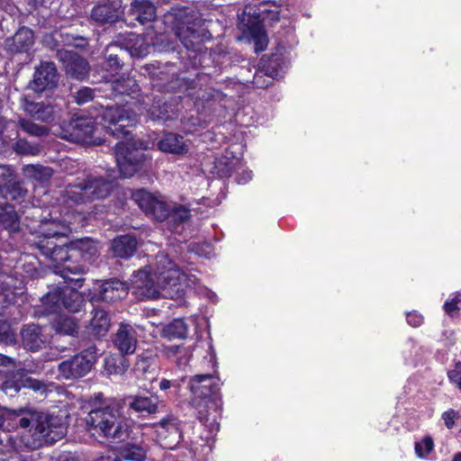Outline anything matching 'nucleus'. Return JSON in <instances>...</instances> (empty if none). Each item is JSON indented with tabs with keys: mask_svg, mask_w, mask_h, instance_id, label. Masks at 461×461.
<instances>
[{
	"mask_svg": "<svg viewBox=\"0 0 461 461\" xmlns=\"http://www.w3.org/2000/svg\"><path fill=\"white\" fill-rule=\"evenodd\" d=\"M158 147L162 152L175 155H184L188 152V146L184 137L172 132L166 133L158 142Z\"/></svg>",
	"mask_w": 461,
	"mask_h": 461,
	"instance_id": "nucleus-26",
	"label": "nucleus"
},
{
	"mask_svg": "<svg viewBox=\"0 0 461 461\" xmlns=\"http://www.w3.org/2000/svg\"><path fill=\"white\" fill-rule=\"evenodd\" d=\"M122 410L121 400L104 399L102 393L95 394L93 407L86 418L87 429L110 442H124L132 438V427L123 419Z\"/></svg>",
	"mask_w": 461,
	"mask_h": 461,
	"instance_id": "nucleus-3",
	"label": "nucleus"
},
{
	"mask_svg": "<svg viewBox=\"0 0 461 461\" xmlns=\"http://www.w3.org/2000/svg\"><path fill=\"white\" fill-rule=\"evenodd\" d=\"M136 277L140 280L136 282L135 293L141 300L157 299L160 295L173 297L184 291V273L167 255L163 253L156 257V268L153 274L140 270Z\"/></svg>",
	"mask_w": 461,
	"mask_h": 461,
	"instance_id": "nucleus-4",
	"label": "nucleus"
},
{
	"mask_svg": "<svg viewBox=\"0 0 461 461\" xmlns=\"http://www.w3.org/2000/svg\"><path fill=\"white\" fill-rule=\"evenodd\" d=\"M91 314L92 318L88 326L89 333L96 339L104 337L111 327V319L108 312L102 308L94 307Z\"/></svg>",
	"mask_w": 461,
	"mask_h": 461,
	"instance_id": "nucleus-24",
	"label": "nucleus"
},
{
	"mask_svg": "<svg viewBox=\"0 0 461 461\" xmlns=\"http://www.w3.org/2000/svg\"><path fill=\"white\" fill-rule=\"evenodd\" d=\"M23 388L31 389L41 394L47 391V386L43 382L23 373H17L13 379L6 381L4 384V389L6 393L12 391L18 393Z\"/></svg>",
	"mask_w": 461,
	"mask_h": 461,
	"instance_id": "nucleus-22",
	"label": "nucleus"
},
{
	"mask_svg": "<svg viewBox=\"0 0 461 461\" xmlns=\"http://www.w3.org/2000/svg\"><path fill=\"white\" fill-rule=\"evenodd\" d=\"M19 126L24 132L32 136L43 137L49 134L48 127L36 124L29 119H20Z\"/></svg>",
	"mask_w": 461,
	"mask_h": 461,
	"instance_id": "nucleus-44",
	"label": "nucleus"
},
{
	"mask_svg": "<svg viewBox=\"0 0 461 461\" xmlns=\"http://www.w3.org/2000/svg\"><path fill=\"white\" fill-rule=\"evenodd\" d=\"M131 438V440H132ZM122 445L118 447L120 457L125 461H146L147 447L142 444L133 443L128 439L121 442Z\"/></svg>",
	"mask_w": 461,
	"mask_h": 461,
	"instance_id": "nucleus-29",
	"label": "nucleus"
},
{
	"mask_svg": "<svg viewBox=\"0 0 461 461\" xmlns=\"http://www.w3.org/2000/svg\"><path fill=\"white\" fill-rule=\"evenodd\" d=\"M23 173L25 177L34 179L41 183L48 181L52 176L51 168L33 164L24 165Z\"/></svg>",
	"mask_w": 461,
	"mask_h": 461,
	"instance_id": "nucleus-36",
	"label": "nucleus"
},
{
	"mask_svg": "<svg viewBox=\"0 0 461 461\" xmlns=\"http://www.w3.org/2000/svg\"><path fill=\"white\" fill-rule=\"evenodd\" d=\"M18 269L0 275V307L6 308L15 303L16 297L22 294L23 281Z\"/></svg>",
	"mask_w": 461,
	"mask_h": 461,
	"instance_id": "nucleus-15",
	"label": "nucleus"
},
{
	"mask_svg": "<svg viewBox=\"0 0 461 461\" xmlns=\"http://www.w3.org/2000/svg\"><path fill=\"white\" fill-rule=\"evenodd\" d=\"M114 157L121 176L131 177L145 160L144 142L132 139L118 142L114 148Z\"/></svg>",
	"mask_w": 461,
	"mask_h": 461,
	"instance_id": "nucleus-8",
	"label": "nucleus"
},
{
	"mask_svg": "<svg viewBox=\"0 0 461 461\" xmlns=\"http://www.w3.org/2000/svg\"><path fill=\"white\" fill-rule=\"evenodd\" d=\"M129 410L136 412L140 417L155 414L158 409V397L150 395H131L127 398Z\"/></svg>",
	"mask_w": 461,
	"mask_h": 461,
	"instance_id": "nucleus-21",
	"label": "nucleus"
},
{
	"mask_svg": "<svg viewBox=\"0 0 461 461\" xmlns=\"http://www.w3.org/2000/svg\"><path fill=\"white\" fill-rule=\"evenodd\" d=\"M163 332L169 339H183L187 334V326L183 320L175 319L164 328Z\"/></svg>",
	"mask_w": 461,
	"mask_h": 461,
	"instance_id": "nucleus-40",
	"label": "nucleus"
},
{
	"mask_svg": "<svg viewBox=\"0 0 461 461\" xmlns=\"http://www.w3.org/2000/svg\"><path fill=\"white\" fill-rule=\"evenodd\" d=\"M129 366V361L123 355L105 358L104 369L109 375H122Z\"/></svg>",
	"mask_w": 461,
	"mask_h": 461,
	"instance_id": "nucleus-37",
	"label": "nucleus"
},
{
	"mask_svg": "<svg viewBox=\"0 0 461 461\" xmlns=\"http://www.w3.org/2000/svg\"><path fill=\"white\" fill-rule=\"evenodd\" d=\"M52 330L59 335L74 336L77 333L78 326L76 320L71 316L57 315L50 321Z\"/></svg>",
	"mask_w": 461,
	"mask_h": 461,
	"instance_id": "nucleus-33",
	"label": "nucleus"
},
{
	"mask_svg": "<svg viewBox=\"0 0 461 461\" xmlns=\"http://www.w3.org/2000/svg\"><path fill=\"white\" fill-rule=\"evenodd\" d=\"M21 428H30L29 435L23 436L27 447L37 449L51 445L67 434V427L62 417L41 411H29L20 418Z\"/></svg>",
	"mask_w": 461,
	"mask_h": 461,
	"instance_id": "nucleus-6",
	"label": "nucleus"
},
{
	"mask_svg": "<svg viewBox=\"0 0 461 461\" xmlns=\"http://www.w3.org/2000/svg\"><path fill=\"white\" fill-rule=\"evenodd\" d=\"M21 216L15 210V207L7 203H0V228L7 230L9 233L18 232L20 230Z\"/></svg>",
	"mask_w": 461,
	"mask_h": 461,
	"instance_id": "nucleus-25",
	"label": "nucleus"
},
{
	"mask_svg": "<svg viewBox=\"0 0 461 461\" xmlns=\"http://www.w3.org/2000/svg\"><path fill=\"white\" fill-rule=\"evenodd\" d=\"M251 37L255 43L256 52L264 51L267 46V36L259 23H256L249 28Z\"/></svg>",
	"mask_w": 461,
	"mask_h": 461,
	"instance_id": "nucleus-43",
	"label": "nucleus"
},
{
	"mask_svg": "<svg viewBox=\"0 0 461 461\" xmlns=\"http://www.w3.org/2000/svg\"><path fill=\"white\" fill-rule=\"evenodd\" d=\"M11 360V358L4 356V355H0V365H6L7 363H9Z\"/></svg>",
	"mask_w": 461,
	"mask_h": 461,
	"instance_id": "nucleus-62",
	"label": "nucleus"
},
{
	"mask_svg": "<svg viewBox=\"0 0 461 461\" xmlns=\"http://www.w3.org/2000/svg\"><path fill=\"white\" fill-rule=\"evenodd\" d=\"M182 421L174 414H167L155 424L157 440L167 449H175L181 442L185 441Z\"/></svg>",
	"mask_w": 461,
	"mask_h": 461,
	"instance_id": "nucleus-12",
	"label": "nucleus"
},
{
	"mask_svg": "<svg viewBox=\"0 0 461 461\" xmlns=\"http://www.w3.org/2000/svg\"><path fill=\"white\" fill-rule=\"evenodd\" d=\"M136 122V114L123 107L99 105L94 107L89 117L77 118L72 122V135L79 142L100 144L101 140L95 136L98 124L111 135L120 138L127 137L128 128Z\"/></svg>",
	"mask_w": 461,
	"mask_h": 461,
	"instance_id": "nucleus-2",
	"label": "nucleus"
},
{
	"mask_svg": "<svg viewBox=\"0 0 461 461\" xmlns=\"http://www.w3.org/2000/svg\"><path fill=\"white\" fill-rule=\"evenodd\" d=\"M29 194L28 189L22 180H16L15 177L9 181L2 189H0V196L22 203L27 200Z\"/></svg>",
	"mask_w": 461,
	"mask_h": 461,
	"instance_id": "nucleus-30",
	"label": "nucleus"
},
{
	"mask_svg": "<svg viewBox=\"0 0 461 461\" xmlns=\"http://www.w3.org/2000/svg\"><path fill=\"white\" fill-rule=\"evenodd\" d=\"M434 448V442L431 437H425L420 442L415 443V453L419 457H424Z\"/></svg>",
	"mask_w": 461,
	"mask_h": 461,
	"instance_id": "nucleus-50",
	"label": "nucleus"
},
{
	"mask_svg": "<svg viewBox=\"0 0 461 461\" xmlns=\"http://www.w3.org/2000/svg\"><path fill=\"white\" fill-rule=\"evenodd\" d=\"M113 344L121 355L133 354L137 347L135 330L129 324H121L113 339Z\"/></svg>",
	"mask_w": 461,
	"mask_h": 461,
	"instance_id": "nucleus-20",
	"label": "nucleus"
},
{
	"mask_svg": "<svg viewBox=\"0 0 461 461\" xmlns=\"http://www.w3.org/2000/svg\"><path fill=\"white\" fill-rule=\"evenodd\" d=\"M137 249V240L131 235H122L113 240L111 249L117 258H129Z\"/></svg>",
	"mask_w": 461,
	"mask_h": 461,
	"instance_id": "nucleus-28",
	"label": "nucleus"
},
{
	"mask_svg": "<svg viewBox=\"0 0 461 461\" xmlns=\"http://www.w3.org/2000/svg\"><path fill=\"white\" fill-rule=\"evenodd\" d=\"M106 64L111 70H118L119 68H121L122 63L119 54L110 53L106 58Z\"/></svg>",
	"mask_w": 461,
	"mask_h": 461,
	"instance_id": "nucleus-55",
	"label": "nucleus"
},
{
	"mask_svg": "<svg viewBox=\"0 0 461 461\" xmlns=\"http://www.w3.org/2000/svg\"><path fill=\"white\" fill-rule=\"evenodd\" d=\"M41 239L37 247L46 258L54 263V272L68 284L75 282L79 287L82 278L70 277L69 275H81L85 266L76 261L72 255V242L68 241L69 226L63 221L54 218H42L39 221Z\"/></svg>",
	"mask_w": 461,
	"mask_h": 461,
	"instance_id": "nucleus-1",
	"label": "nucleus"
},
{
	"mask_svg": "<svg viewBox=\"0 0 461 461\" xmlns=\"http://www.w3.org/2000/svg\"><path fill=\"white\" fill-rule=\"evenodd\" d=\"M60 461H77V459L75 457V456H65L62 460Z\"/></svg>",
	"mask_w": 461,
	"mask_h": 461,
	"instance_id": "nucleus-64",
	"label": "nucleus"
},
{
	"mask_svg": "<svg viewBox=\"0 0 461 461\" xmlns=\"http://www.w3.org/2000/svg\"><path fill=\"white\" fill-rule=\"evenodd\" d=\"M189 217L190 211L185 206L177 205L171 208L168 205V212L165 217V221L167 220L168 223L171 224L173 228H176L177 226L188 221Z\"/></svg>",
	"mask_w": 461,
	"mask_h": 461,
	"instance_id": "nucleus-38",
	"label": "nucleus"
},
{
	"mask_svg": "<svg viewBox=\"0 0 461 461\" xmlns=\"http://www.w3.org/2000/svg\"><path fill=\"white\" fill-rule=\"evenodd\" d=\"M21 106L24 113L34 120L50 123L55 120L54 106L42 101L36 102L32 95L21 97Z\"/></svg>",
	"mask_w": 461,
	"mask_h": 461,
	"instance_id": "nucleus-17",
	"label": "nucleus"
},
{
	"mask_svg": "<svg viewBox=\"0 0 461 461\" xmlns=\"http://www.w3.org/2000/svg\"><path fill=\"white\" fill-rule=\"evenodd\" d=\"M122 14L118 1L105 2L95 5L91 12V19L98 24L114 23Z\"/></svg>",
	"mask_w": 461,
	"mask_h": 461,
	"instance_id": "nucleus-19",
	"label": "nucleus"
},
{
	"mask_svg": "<svg viewBox=\"0 0 461 461\" xmlns=\"http://www.w3.org/2000/svg\"><path fill=\"white\" fill-rule=\"evenodd\" d=\"M237 161L229 159L228 158H218L214 163V172L219 177H230L232 174L234 164Z\"/></svg>",
	"mask_w": 461,
	"mask_h": 461,
	"instance_id": "nucleus-46",
	"label": "nucleus"
},
{
	"mask_svg": "<svg viewBox=\"0 0 461 461\" xmlns=\"http://www.w3.org/2000/svg\"><path fill=\"white\" fill-rule=\"evenodd\" d=\"M158 68H157L154 64H150L146 67V70L149 72V74L151 75V77H158V72L157 71Z\"/></svg>",
	"mask_w": 461,
	"mask_h": 461,
	"instance_id": "nucleus-59",
	"label": "nucleus"
},
{
	"mask_svg": "<svg viewBox=\"0 0 461 461\" xmlns=\"http://www.w3.org/2000/svg\"><path fill=\"white\" fill-rule=\"evenodd\" d=\"M33 43V32L29 28L23 27L14 34L12 48L16 52H24L27 51Z\"/></svg>",
	"mask_w": 461,
	"mask_h": 461,
	"instance_id": "nucleus-34",
	"label": "nucleus"
},
{
	"mask_svg": "<svg viewBox=\"0 0 461 461\" xmlns=\"http://www.w3.org/2000/svg\"><path fill=\"white\" fill-rule=\"evenodd\" d=\"M221 95H222V93L221 91L216 90L214 88H209V89H206L203 94H202V95L199 94L196 97L199 99L211 100V99H219V98H221Z\"/></svg>",
	"mask_w": 461,
	"mask_h": 461,
	"instance_id": "nucleus-57",
	"label": "nucleus"
},
{
	"mask_svg": "<svg viewBox=\"0 0 461 461\" xmlns=\"http://www.w3.org/2000/svg\"><path fill=\"white\" fill-rule=\"evenodd\" d=\"M96 461H121L119 457H113L110 456H102Z\"/></svg>",
	"mask_w": 461,
	"mask_h": 461,
	"instance_id": "nucleus-60",
	"label": "nucleus"
},
{
	"mask_svg": "<svg viewBox=\"0 0 461 461\" xmlns=\"http://www.w3.org/2000/svg\"><path fill=\"white\" fill-rule=\"evenodd\" d=\"M277 75L276 70H270L265 64L263 65V69L258 70L255 73L252 83L256 87L258 88H266L271 83L270 80L266 81L264 79V76H267L270 78H273Z\"/></svg>",
	"mask_w": 461,
	"mask_h": 461,
	"instance_id": "nucleus-47",
	"label": "nucleus"
},
{
	"mask_svg": "<svg viewBox=\"0 0 461 461\" xmlns=\"http://www.w3.org/2000/svg\"><path fill=\"white\" fill-rule=\"evenodd\" d=\"M131 199L147 216L158 221H164L168 212V204L145 189L132 192Z\"/></svg>",
	"mask_w": 461,
	"mask_h": 461,
	"instance_id": "nucleus-13",
	"label": "nucleus"
},
{
	"mask_svg": "<svg viewBox=\"0 0 461 461\" xmlns=\"http://www.w3.org/2000/svg\"><path fill=\"white\" fill-rule=\"evenodd\" d=\"M452 461H461V452L455 454Z\"/></svg>",
	"mask_w": 461,
	"mask_h": 461,
	"instance_id": "nucleus-63",
	"label": "nucleus"
},
{
	"mask_svg": "<svg viewBox=\"0 0 461 461\" xmlns=\"http://www.w3.org/2000/svg\"><path fill=\"white\" fill-rule=\"evenodd\" d=\"M128 295V287L125 283L113 278L102 283L98 292L92 297V301L104 303H115Z\"/></svg>",
	"mask_w": 461,
	"mask_h": 461,
	"instance_id": "nucleus-18",
	"label": "nucleus"
},
{
	"mask_svg": "<svg viewBox=\"0 0 461 461\" xmlns=\"http://www.w3.org/2000/svg\"><path fill=\"white\" fill-rule=\"evenodd\" d=\"M14 150L18 154L36 156L41 152V146L30 143L26 140L19 139L14 144Z\"/></svg>",
	"mask_w": 461,
	"mask_h": 461,
	"instance_id": "nucleus-48",
	"label": "nucleus"
},
{
	"mask_svg": "<svg viewBox=\"0 0 461 461\" xmlns=\"http://www.w3.org/2000/svg\"><path fill=\"white\" fill-rule=\"evenodd\" d=\"M14 177L15 173L12 167L0 164V189Z\"/></svg>",
	"mask_w": 461,
	"mask_h": 461,
	"instance_id": "nucleus-51",
	"label": "nucleus"
},
{
	"mask_svg": "<svg viewBox=\"0 0 461 461\" xmlns=\"http://www.w3.org/2000/svg\"><path fill=\"white\" fill-rule=\"evenodd\" d=\"M57 59L64 65L67 73L77 80L85 79L89 72V64L77 52L57 49Z\"/></svg>",
	"mask_w": 461,
	"mask_h": 461,
	"instance_id": "nucleus-16",
	"label": "nucleus"
},
{
	"mask_svg": "<svg viewBox=\"0 0 461 461\" xmlns=\"http://www.w3.org/2000/svg\"><path fill=\"white\" fill-rule=\"evenodd\" d=\"M252 178V172L250 170H243L236 176V182L240 185H245Z\"/></svg>",
	"mask_w": 461,
	"mask_h": 461,
	"instance_id": "nucleus-58",
	"label": "nucleus"
},
{
	"mask_svg": "<svg viewBox=\"0 0 461 461\" xmlns=\"http://www.w3.org/2000/svg\"><path fill=\"white\" fill-rule=\"evenodd\" d=\"M185 379L186 376L185 375L173 379L162 378L159 382L158 386L161 391H168V395L176 397L179 394L181 387L185 383Z\"/></svg>",
	"mask_w": 461,
	"mask_h": 461,
	"instance_id": "nucleus-41",
	"label": "nucleus"
},
{
	"mask_svg": "<svg viewBox=\"0 0 461 461\" xmlns=\"http://www.w3.org/2000/svg\"><path fill=\"white\" fill-rule=\"evenodd\" d=\"M10 258L0 254V275L7 274L10 270L14 271L20 268L22 258H19V251L14 248L11 249Z\"/></svg>",
	"mask_w": 461,
	"mask_h": 461,
	"instance_id": "nucleus-39",
	"label": "nucleus"
},
{
	"mask_svg": "<svg viewBox=\"0 0 461 461\" xmlns=\"http://www.w3.org/2000/svg\"><path fill=\"white\" fill-rule=\"evenodd\" d=\"M111 91L114 96L117 95H131L140 92V86L137 81L131 77L122 76L113 80L111 85Z\"/></svg>",
	"mask_w": 461,
	"mask_h": 461,
	"instance_id": "nucleus-32",
	"label": "nucleus"
},
{
	"mask_svg": "<svg viewBox=\"0 0 461 461\" xmlns=\"http://www.w3.org/2000/svg\"><path fill=\"white\" fill-rule=\"evenodd\" d=\"M96 358V347L92 345L58 365L57 377L59 380H77L86 376L92 369Z\"/></svg>",
	"mask_w": 461,
	"mask_h": 461,
	"instance_id": "nucleus-9",
	"label": "nucleus"
},
{
	"mask_svg": "<svg viewBox=\"0 0 461 461\" xmlns=\"http://www.w3.org/2000/svg\"><path fill=\"white\" fill-rule=\"evenodd\" d=\"M22 342L27 350L37 351L47 342L42 328L32 323L24 326L21 331Z\"/></svg>",
	"mask_w": 461,
	"mask_h": 461,
	"instance_id": "nucleus-23",
	"label": "nucleus"
},
{
	"mask_svg": "<svg viewBox=\"0 0 461 461\" xmlns=\"http://www.w3.org/2000/svg\"><path fill=\"white\" fill-rule=\"evenodd\" d=\"M176 35L185 48L193 54V56L190 54L189 57L194 59V66L204 68V59L207 53L203 52V45L212 39L210 32L202 26L187 25L186 27L178 28Z\"/></svg>",
	"mask_w": 461,
	"mask_h": 461,
	"instance_id": "nucleus-10",
	"label": "nucleus"
},
{
	"mask_svg": "<svg viewBox=\"0 0 461 461\" xmlns=\"http://www.w3.org/2000/svg\"><path fill=\"white\" fill-rule=\"evenodd\" d=\"M131 14L141 24L151 22L156 17V7L149 0H134L131 5Z\"/></svg>",
	"mask_w": 461,
	"mask_h": 461,
	"instance_id": "nucleus-31",
	"label": "nucleus"
},
{
	"mask_svg": "<svg viewBox=\"0 0 461 461\" xmlns=\"http://www.w3.org/2000/svg\"><path fill=\"white\" fill-rule=\"evenodd\" d=\"M95 96V91L90 87L83 86L73 95L74 101L79 104H85L93 101Z\"/></svg>",
	"mask_w": 461,
	"mask_h": 461,
	"instance_id": "nucleus-49",
	"label": "nucleus"
},
{
	"mask_svg": "<svg viewBox=\"0 0 461 461\" xmlns=\"http://www.w3.org/2000/svg\"><path fill=\"white\" fill-rule=\"evenodd\" d=\"M407 322L412 327H419L423 322V316L417 312H410L406 315Z\"/></svg>",
	"mask_w": 461,
	"mask_h": 461,
	"instance_id": "nucleus-56",
	"label": "nucleus"
},
{
	"mask_svg": "<svg viewBox=\"0 0 461 461\" xmlns=\"http://www.w3.org/2000/svg\"><path fill=\"white\" fill-rule=\"evenodd\" d=\"M443 310L450 317H456L461 310V292H455L444 303Z\"/></svg>",
	"mask_w": 461,
	"mask_h": 461,
	"instance_id": "nucleus-45",
	"label": "nucleus"
},
{
	"mask_svg": "<svg viewBox=\"0 0 461 461\" xmlns=\"http://www.w3.org/2000/svg\"><path fill=\"white\" fill-rule=\"evenodd\" d=\"M98 254V243L92 239H82L72 242V255L76 261H90Z\"/></svg>",
	"mask_w": 461,
	"mask_h": 461,
	"instance_id": "nucleus-27",
	"label": "nucleus"
},
{
	"mask_svg": "<svg viewBox=\"0 0 461 461\" xmlns=\"http://www.w3.org/2000/svg\"><path fill=\"white\" fill-rule=\"evenodd\" d=\"M13 333L11 328L6 321H0V342H7L11 340Z\"/></svg>",
	"mask_w": 461,
	"mask_h": 461,
	"instance_id": "nucleus-54",
	"label": "nucleus"
},
{
	"mask_svg": "<svg viewBox=\"0 0 461 461\" xmlns=\"http://www.w3.org/2000/svg\"><path fill=\"white\" fill-rule=\"evenodd\" d=\"M458 417L457 411H456L453 409H449L443 412L442 414V420H444V423L446 427L449 429H451L455 425V420Z\"/></svg>",
	"mask_w": 461,
	"mask_h": 461,
	"instance_id": "nucleus-53",
	"label": "nucleus"
},
{
	"mask_svg": "<svg viewBox=\"0 0 461 461\" xmlns=\"http://www.w3.org/2000/svg\"><path fill=\"white\" fill-rule=\"evenodd\" d=\"M82 302V296L74 289L58 288L49 292L42 298V303L45 305V314L57 313L62 308L70 312H77L81 308Z\"/></svg>",
	"mask_w": 461,
	"mask_h": 461,
	"instance_id": "nucleus-11",
	"label": "nucleus"
},
{
	"mask_svg": "<svg viewBox=\"0 0 461 461\" xmlns=\"http://www.w3.org/2000/svg\"><path fill=\"white\" fill-rule=\"evenodd\" d=\"M59 81V73L53 61H41L35 68L32 79L28 87L35 93H42L55 88Z\"/></svg>",
	"mask_w": 461,
	"mask_h": 461,
	"instance_id": "nucleus-14",
	"label": "nucleus"
},
{
	"mask_svg": "<svg viewBox=\"0 0 461 461\" xmlns=\"http://www.w3.org/2000/svg\"><path fill=\"white\" fill-rule=\"evenodd\" d=\"M219 378L212 375H195L190 377L188 387L192 393L189 404L197 410V419L207 426L211 432L220 429L222 401L220 395Z\"/></svg>",
	"mask_w": 461,
	"mask_h": 461,
	"instance_id": "nucleus-5",
	"label": "nucleus"
},
{
	"mask_svg": "<svg viewBox=\"0 0 461 461\" xmlns=\"http://www.w3.org/2000/svg\"><path fill=\"white\" fill-rule=\"evenodd\" d=\"M59 36H61V33H59V32H55L51 35V39H52L55 42H57V41H58L57 37H59ZM52 47H53V48H58V44H57V43H54Z\"/></svg>",
	"mask_w": 461,
	"mask_h": 461,
	"instance_id": "nucleus-61",
	"label": "nucleus"
},
{
	"mask_svg": "<svg viewBox=\"0 0 461 461\" xmlns=\"http://www.w3.org/2000/svg\"><path fill=\"white\" fill-rule=\"evenodd\" d=\"M164 353L167 357H176V365L178 366H185L189 361V356L186 349L180 345H169L164 347Z\"/></svg>",
	"mask_w": 461,
	"mask_h": 461,
	"instance_id": "nucleus-42",
	"label": "nucleus"
},
{
	"mask_svg": "<svg viewBox=\"0 0 461 461\" xmlns=\"http://www.w3.org/2000/svg\"><path fill=\"white\" fill-rule=\"evenodd\" d=\"M112 182L103 176L88 175L67 185L63 197L75 204H83L106 198L112 192Z\"/></svg>",
	"mask_w": 461,
	"mask_h": 461,
	"instance_id": "nucleus-7",
	"label": "nucleus"
},
{
	"mask_svg": "<svg viewBox=\"0 0 461 461\" xmlns=\"http://www.w3.org/2000/svg\"><path fill=\"white\" fill-rule=\"evenodd\" d=\"M449 381L461 390V362H456L454 368L447 372Z\"/></svg>",
	"mask_w": 461,
	"mask_h": 461,
	"instance_id": "nucleus-52",
	"label": "nucleus"
},
{
	"mask_svg": "<svg viewBox=\"0 0 461 461\" xmlns=\"http://www.w3.org/2000/svg\"><path fill=\"white\" fill-rule=\"evenodd\" d=\"M149 115L152 121L167 122L174 120L176 113L170 104L158 100L149 109Z\"/></svg>",
	"mask_w": 461,
	"mask_h": 461,
	"instance_id": "nucleus-35",
	"label": "nucleus"
}]
</instances>
